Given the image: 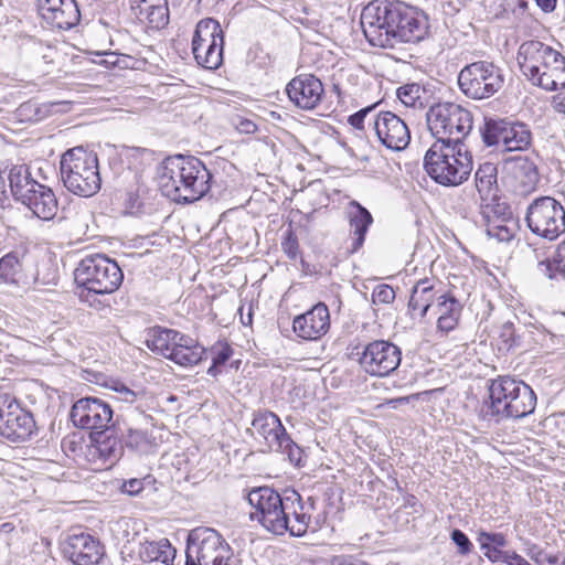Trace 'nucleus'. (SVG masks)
<instances>
[{"instance_id": "nucleus-13", "label": "nucleus", "mask_w": 565, "mask_h": 565, "mask_svg": "<svg viewBox=\"0 0 565 565\" xmlns=\"http://www.w3.org/2000/svg\"><path fill=\"white\" fill-rule=\"evenodd\" d=\"M252 436L263 446V451L292 455L296 444L288 436L279 417L269 411L258 412L252 422Z\"/></svg>"}, {"instance_id": "nucleus-7", "label": "nucleus", "mask_w": 565, "mask_h": 565, "mask_svg": "<svg viewBox=\"0 0 565 565\" xmlns=\"http://www.w3.org/2000/svg\"><path fill=\"white\" fill-rule=\"evenodd\" d=\"M233 550L220 532L199 526L186 537L185 565H230Z\"/></svg>"}, {"instance_id": "nucleus-30", "label": "nucleus", "mask_w": 565, "mask_h": 565, "mask_svg": "<svg viewBox=\"0 0 565 565\" xmlns=\"http://www.w3.org/2000/svg\"><path fill=\"white\" fill-rule=\"evenodd\" d=\"M434 308L435 315L438 316L437 329L446 333L452 331L458 324L462 309L456 297L450 294L439 295Z\"/></svg>"}, {"instance_id": "nucleus-63", "label": "nucleus", "mask_w": 565, "mask_h": 565, "mask_svg": "<svg viewBox=\"0 0 565 565\" xmlns=\"http://www.w3.org/2000/svg\"><path fill=\"white\" fill-rule=\"evenodd\" d=\"M553 107L557 113L565 115V93L553 96Z\"/></svg>"}, {"instance_id": "nucleus-27", "label": "nucleus", "mask_w": 565, "mask_h": 565, "mask_svg": "<svg viewBox=\"0 0 565 565\" xmlns=\"http://www.w3.org/2000/svg\"><path fill=\"white\" fill-rule=\"evenodd\" d=\"M67 102H44L28 100L22 103L15 110L17 117L22 122L38 124L53 116L67 113Z\"/></svg>"}, {"instance_id": "nucleus-45", "label": "nucleus", "mask_w": 565, "mask_h": 565, "mask_svg": "<svg viewBox=\"0 0 565 565\" xmlns=\"http://www.w3.org/2000/svg\"><path fill=\"white\" fill-rule=\"evenodd\" d=\"M114 391V395L111 398L115 403H117V414H120V409L126 411L128 407L130 408H140L139 406L135 405L141 396V393L135 392L130 390L128 386H126L122 383H115L111 387Z\"/></svg>"}, {"instance_id": "nucleus-57", "label": "nucleus", "mask_w": 565, "mask_h": 565, "mask_svg": "<svg viewBox=\"0 0 565 565\" xmlns=\"http://www.w3.org/2000/svg\"><path fill=\"white\" fill-rule=\"evenodd\" d=\"M500 338L508 349H510L515 343L513 323L505 322L502 324Z\"/></svg>"}, {"instance_id": "nucleus-28", "label": "nucleus", "mask_w": 565, "mask_h": 565, "mask_svg": "<svg viewBox=\"0 0 565 565\" xmlns=\"http://www.w3.org/2000/svg\"><path fill=\"white\" fill-rule=\"evenodd\" d=\"M345 214L352 234L351 252L355 253L365 242L366 233L373 224V216L366 207L355 200L348 203Z\"/></svg>"}, {"instance_id": "nucleus-52", "label": "nucleus", "mask_w": 565, "mask_h": 565, "mask_svg": "<svg viewBox=\"0 0 565 565\" xmlns=\"http://www.w3.org/2000/svg\"><path fill=\"white\" fill-rule=\"evenodd\" d=\"M281 248L288 258L295 260L299 254L298 238L291 230L286 232L284 241L281 242Z\"/></svg>"}, {"instance_id": "nucleus-8", "label": "nucleus", "mask_w": 565, "mask_h": 565, "mask_svg": "<svg viewBox=\"0 0 565 565\" xmlns=\"http://www.w3.org/2000/svg\"><path fill=\"white\" fill-rule=\"evenodd\" d=\"M502 71L492 62L478 61L466 65L458 75L460 90L469 98L484 99L503 86Z\"/></svg>"}, {"instance_id": "nucleus-48", "label": "nucleus", "mask_w": 565, "mask_h": 565, "mask_svg": "<svg viewBox=\"0 0 565 565\" xmlns=\"http://www.w3.org/2000/svg\"><path fill=\"white\" fill-rule=\"evenodd\" d=\"M487 235L498 242H510L514 236V225L510 223L504 225L490 224L489 230H487Z\"/></svg>"}, {"instance_id": "nucleus-38", "label": "nucleus", "mask_w": 565, "mask_h": 565, "mask_svg": "<svg viewBox=\"0 0 565 565\" xmlns=\"http://www.w3.org/2000/svg\"><path fill=\"white\" fill-rule=\"evenodd\" d=\"M507 124L508 119L504 118H484L483 126L480 128L483 143L503 152Z\"/></svg>"}, {"instance_id": "nucleus-36", "label": "nucleus", "mask_w": 565, "mask_h": 565, "mask_svg": "<svg viewBox=\"0 0 565 565\" xmlns=\"http://www.w3.org/2000/svg\"><path fill=\"white\" fill-rule=\"evenodd\" d=\"M8 181L13 198L19 202L31 191V185L39 184L25 164L13 166L9 171Z\"/></svg>"}, {"instance_id": "nucleus-34", "label": "nucleus", "mask_w": 565, "mask_h": 565, "mask_svg": "<svg viewBox=\"0 0 565 565\" xmlns=\"http://www.w3.org/2000/svg\"><path fill=\"white\" fill-rule=\"evenodd\" d=\"M437 295L430 279H420L413 287L408 308L418 310L420 318H424L436 301Z\"/></svg>"}, {"instance_id": "nucleus-20", "label": "nucleus", "mask_w": 565, "mask_h": 565, "mask_svg": "<svg viewBox=\"0 0 565 565\" xmlns=\"http://www.w3.org/2000/svg\"><path fill=\"white\" fill-rule=\"evenodd\" d=\"M521 387V381H516L510 376H500L489 386V402L482 407L483 416L495 422L502 420V415L511 405L515 397V392Z\"/></svg>"}, {"instance_id": "nucleus-61", "label": "nucleus", "mask_w": 565, "mask_h": 565, "mask_svg": "<svg viewBox=\"0 0 565 565\" xmlns=\"http://www.w3.org/2000/svg\"><path fill=\"white\" fill-rule=\"evenodd\" d=\"M100 56V60L96 61L97 64L104 65L106 67H117L119 54L109 52L104 54H98Z\"/></svg>"}, {"instance_id": "nucleus-12", "label": "nucleus", "mask_w": 565, "mask_h": 565, "mask_svg": "<svg viewBox=\"0 0 565 565\" xmlns=\"http://www.w3.org/2000/svg\"><path fill=\"white\" fill-rule=\"evenodd\" d=\"M223 31L216 20L206 18L196 24L192 53L199 65L207 70L217 68L223 61Z\"/></svg>"}, {"instance_id": "nucleus-43", "label": "nucleus", "mask_w": 565, "mask_h": 565, "mask_svg": "<svg viewBox=\"0 0 565 565\" xmlns=\"http://www.w3.org/2000/svg\"><path fill=\"white\" fill-rule=\"evenodd\" d=\"M136 17L141 22H147L150 28L160 30L169 22L168 2L154 4L153 7H150L149 10L136 13Z\"/></svg>"}, {"instance_id": "nucleus-56", "label": "nucleus", "mask_w": 565, "mask_h": 565, "mask_svg": "<svg viewBox=\"0 0 565 565\" xmlns=\"http://www.w3.org/2000/svg\"><path fill=\"white\" fill-rule=\"evenodd\" d=\"M234 125L239 132L246 135L254 134L257 130V126L253 120L243 117H237L234 120Z\"/></svg>"}, {"instance_id": "nucleus-23", "label": "nucleus", "mask_w": 565, "mask_h": 565, "mask_svg": "<svg viewBox=\"0 0 565 565\" xmlns=\"http://www.w3.org/2000/svg\"><path fill=\"white\" fill-rule=\"evenodd\" d=\"M556 50L541 41L531 40L523 42L518 50V64L522 74L532 84L540 74L543 65L551 61Z\"/></svg>"}, {"instance_id": "nucleus-25", "label": "nucleus", "mask_w": 565, "mask_h": 565, "mask_svg": "<svg viewBox=\"0 0 565 565\" xmlns=\"http://www.w3.org/2000/svg\"><path fill=\"white\" fill-rule=\"evenodd\" d=\"M504 169L520 194L525 195L535 190L540 175L532 159L523 156L510 157L504 160Z\"/></svg>"}, {"instance_id": "nucleus-19", "label": "nucleus", "mask_w": 565, "mask_h": 565, "mask_svg": "<svg viewBox=\"0 0 565 565\" xmlns=\"http://www.w3.org/2000/svg\"><path fill=\"white\" fill-rule=\"evenodd\" d=\"M62 553L74 565H98L105 555L100 542L88 533H73L62 543Z\"/></svg>"}, {"instance_id": "nucleus-31", "label": "nucleus", "mask_w": 565, "mask_h": 565, "mask_svg": "<svg viewBox=\"0 0 565 565\" xmlns=\"http://www.w3.org/2000/svg\"><path fill=\"white\" fill-rule=\"evenodd\" d=\"M179 340H182L181 332L173 329L153 327L148 331L146 344L152 352L170 359Z\"/></svg>"}, {"instance_id": "nucleus-62", "label": "nucleus", "mask_w": 565, "mask_h": 565, "mask_svg": "<svg viewBox=\"0 0 565 565\" xmlns=\"http://www.w3.org/2000/svg\"><path fill=\"white\" fill-rule=\"evenodd\" d=\"M140 207H141V202L139 200L138 194H136L134 192H128L127 199H126V209L128 210V212L136 213L140 210Z\"/></svg>"}, {"instance_id": "nucleus-51", "label": "nucleus", "mask_w": 565, "mask_h": 565, "mask_svg": "<svg viewBox=\"0 0 565 565\" xmlns=\"http://www.w3.org/2000/svg\"><path fill=\"white\" fill-rule=\"evenodd\" d=\"M395 299L394 289L386 284H381L376 286L372 294V300L374 303H385L388 305L393 302Z\"/></svg>"}, {"instance_id": "nucleus-11", "label": "nucleus", "mask_w": 565, "mask_h": 565, "mask_svg": "<svg viewBox=\"0 0 565 565\" xmlns=\"http://www.w3.org/2000/svg\"><path fill=\"white\" fill-rule=\"evenodd\" d=\"M284 510L287 532L292 536H302L308 531L316 532L326 521L323 513H315L316 499L311 495L303 499L295 490L285 493Z\"/></svg>"}, {"instance_id": "nucleus-4", "label": "nucleus", "mask_w": 565, "mask_h": 565, "mask_svg": "<svg viewBox=\"0 0 565 565\" xmlns=\"http://www.w3.org/2000/svg\"><path fill=\"white\" fill-rule=\"evenodd\" d=\"M60 172L64 186L75 195L90 198L100 190L97 156L83 146L68 149L62 154Z\"/></svg>"}, {"instance_id": "nucleus-5", "label": "nucleus", "mask_w": 565, "mask_h": 565, "mask_svg": "<svg viewBox=\"0 0 565 565\" xmlns=\"http://www.w3.org/2000/svg\"><path fill=\"white\" fill-rule=\"evenodd\" d=\"M75 282L82 291L79 297L88 300V295L115 292L122 282L124 274L119 265L103 254L83 258L74 271Z\"/></svg>"}, {"instance_id": "nucleus-16", "label": "nucleus", "mask_w": 565, "mask_h": 565, "mask_svg": "<svg viewBox=\"0 0 565 565\" xmlns=\"http://www.w3.org/2000/svg\"><path fill=\"white\" fill-rule=\"evenodd\" d=\"M148 416L141 408L120 409L116 414L113 428L120 436L124 446L140 452H146L151 447L149 434L142 429L147 425Z\"/></svg>"}, {"instance_id": "nucleus-40", "label": "nucleus", "mask_w": 565, "mask_h": 565, "mask_svg": "<svg viewBox=\"0 0 565 565\" xmlns=\"http://www.w3.org/2000/svg\"><path fill=\"white\" fill-rule=\"evenodd\" d=\"M22 262L18 252H10L0 258V285L15 286L22 276Z\"/></svg>"}, {"instance_id": "nucleus-47", "label": "nucleus", "mask_w": 565, "mask_h": 565, "mask_svg": "<svg viewBox=\"0 0 565 565\" xmlns=\"http://www.w3.org/2000/svg\"><path fill=\"white\" fill-rule=\"evenodd\" d=\"M524 552L536 565H555L558 562L557 555L545 553L542 547L530 541L524 543Z\"/></svg>"}, {"instance_id": "nucleus-33", "label": "nucleus", "mask_w": 565, "mask_h": 565, "mask_svg": "<svg viewBox=\"0 0 565 565\" xmlns=\"http://www.w3.org/2000/svg\"><path fill=\"white\" fill-rule=\"evenodd\" d=\"M205 352V349L194 339L182 334V340L177 342L169 360L180 366L189 367L201 362Z\"/></svg>"}, {"instance_id": "nucleus-26", "label": "nucleus", "mask_w": 565, "mask_h": 565, "mask_svg": "<svg viewBox=\"0 0 565 565\" xmlns=\"http://www.w3.org/2000/svg\"><path fill=\"white\" fill-rule=\"evenodd\" d=\"M31 191L21 200L32 213L43 220H52L58 210L57 199L53 190L44 184L31 185Z\"/></svg>"}, {"instance_id": "nucleus-22", "label": "nucleus", "mask_w": 565, "mask_h": 565, "mask_svg": "<svg viewBox=\"0 0 565 565\" xmlns=\"http://www.w3.org/2000/svg\"><path fill=\"white\" fill-rule=\"evenodd\" d=\"M286 93L297 107L311 110L320 104L324 88L315 75L301 74L287 84Z\"/></svg>"}, {"instance_id": "nucleus-35", "label": "nucleus", "mask_w": 565, "mask_h": 565, "mask_svg": "<svg viewBox=\"0 0 565 565\" xmlns=\"http://www.w3.org/2000/svg\"><path fill=\"white\" fill-rule=\"evenodd\" d=\"M532 143L529 126L521 121L508 120L503 152L523 151Z\"/></svg>"}, {"instance_id": "nucleus-6", "label": "nucleus", "mask_w": 565, "mask_h": 565, "mask_svg": "<svg viewBox=\"0 0 565 565\" xmlns=\"http://www.w3.org/2000/svg\"><path fill=\"white\" fill-rule=\"evenodd\" d=\"M427 127L436 140L463 143L472 129V115L455 103H438L426 114Z\"/></svg>"}, {"instance_id": "nucleus-18", "label": "nucleus", "mask_w": 565, "mask_h": 565, "mask_svg": "<svg viewBox=\"0 0 565 565\" xmlns=\"http://www.w3.org/2000/svg\"><path fill=\"white\" fill-rule=\"evenodd\" d=\"M377 140L390 150H404L411 142V131L406 122L392 111H380L370 119Z\"/></svg>"}, {"instance_id": "nucleus-37", "label": "nucleus", "mask_w": 565, "mask_h": 565, "mask_svg": "<svg viewBox=\"0 0 565 565\" xmlns=\"http://www.w3.org/2000/svg\"><path fill=\"white\" fill-rule=\"evenodd\" d=\"M497 175L498 169L494 163L484 162L479 166L475 173V183L481 201H489L491 196H495Z\"/></svg>"}, {"instance_id": "nucleus-17", "label": "nucleus", "mask_w": 565, "mask_h": 565, "mask_svg": "<svg viewBox=\"0 0 565 565\" xmlns=\"http://www.w3.org/2000/svg\"><path fill=\"white\" fill-rule=\"evenodd\" d=\"M113 407L98 397H84L75 402L71 419L76 427L103 434L114 423Z\"/></svg>"}, {"instance_id": "nucleus-41", "label": "nucleus", "mask_w": 565, "mask_h": 565, "mask_svg": "<svg viewBox=\"0 0 565 565\" xmlns=\"http://www.w3.org/2000/svg\"><path fill=\"white\" fill-rule=\"evenodd\" d=\"M141 556L147 562H161L169 565L175 557V548L168 539H161L157 542H147Z\"/></svg>"}, {"instance_id": "nucleus-10", "label": "nucleus", "mask_w": 565, "mask_h": 565, "mask_svg": "<svg viewBox=\"0 0 565 565\" xmlns=\"http://www.w3.org/2000/svg\"><path fill=\"white\" fill-rule=\"evenodd\" d=\"M248 503L255 509L252 520H257L268 532L282 535L287 532L284 514L285 495L269 487L254 488L247 493Z\"/></svg>"}, {"instance_id": "nucleus-24", "label": "nucleus", "mask_w": 565, "mask_h": 565, "mask_svg": "<svg viewBox=\"0 0 565 565\" xmlns=\"http://www.w3.org/2000/svg\"><path fill=\"white\" fill-rule=\"evenodd\" d=\"M39 12L52 26L70 30L81 20L75 0H38Z\"/></svg>"}, {"instance_id": "nucleus-58", "label": "nucleus", "mask_w": 565, "mask_h": 565, "mask_svg": "<svg viewBox=\"0 0 565 565\" xmlns=\"http://www.w3.org/2000/svg\"><path fill=\"white\" fill-rule=\"evenodd\" d=\"M131 9L135 14L141 12L143 10H149L150 7L154 4H161L168 2L167 0H130Z\"/></svg>"}, {"instance_id": "nucleus-60", "label": "nucleus", "mask_w": 565, "mask_h": 565, "mask_svg": "<svg viewBox=\"0 0 565 565\" xmlns=\"http://www.w3.org/2000/svg\"><path fill=\"white\" fill-rule=\"evenodd\" d=\"M503 563L507 565H529V562L515 551H505Z\"/></svg>"}, {"instance_id": "nucleus-59", "label": "nucleus", "mask_w": 565, "mask_h": 565, "mask_svg": "<svg viewBox=\"0 0 565 565\" xmlns=\"http://www.w3.org/2000/svg\"><path fill=\"white\" fill-rule=\"evenodd\" d=\"M501 546H488V548H481L484 556L492 563L502 562L505 551L500 550Z\"/></svg>"}, {"instance_id": "nucleus-3", "label": "nucleus", "mask_w": 565, "mask_h": 565, "mask_svg": "<svg viewBox=\"0 0 565 565\" xmlns=\"http://www.w3.org/2000/svg\"><path fill=\"white\" fill-rule=\"evenodd\" d=\"M424 168L436 183L457 186L468 180L472 171V156L463 143L435 140L426 151Z\"/></svg>"}, {"instance_id": "nucleus-42", "label": "nucleus", "mask_w": 565, "mask_h": 565, "mask_svg": "<svg viewBox=\"0 0 565 565\" xmlns=\"http://www.w3.org/2000/svg\"><path fill=\"white\" fill-rule=\"evenodd\" d=\"M495 196H491L488 201H481L480 203V221L490 222L493 220H510L512 211L505 202H499L494 200Z\"/></svg>"}, {"instance_id": "nucleus-49", "label": "nucleus", "mask_w": 565, "mask_h": 565, "mask_svg": "<svg viewBox=\"0 0 565 565\" xmlns=\"http://www.w3.org/2000/svg\"><path fill=\"white\" fill-rule=\"evenodd\" d=\"M478 542L480 543L481 548H488V546H505L507 539L502 533H490L486 531H480L478 533Z\"/></svg>"}, {"instance_id": "nucleus-9", "label": "nucleus", "mask_w": 565, "mask_h": 565, "mask_svg": "<svg viewBox=\"0 0 565 565\" xmlns=\"http://www.w3.org/2000/svg\"><path fill=\"white\" fill-rule=\"evenodd\" d=\"M525 221L533 234L554 241L565 232V209L552 196H540L527 206Z\"/></svg>"}, {"instance_id": "nucleus-2", "label": "nucleus", "mask_w": 565, "mask_h": 565, "mask_svg": "<svg viewBox=\"0 0 565 565\" xmlns=\"http://www.w3.org/2000/svg\"><path fill=\"white\" fill-rule=\"evenodd\" d=\"M158 182L162 193L178 203H193L210 190L211 173L194 156L175 154L158 167Z\"/></svg>"}, {"instance_id": "nucleus-1", "label": "nucleus", "mask_w": 565, "mask_h": 565, "mask_svg": "<svg viewBox=\"0 0 565 565\" xmlns=\"http://www.w3.org/2000/svg\"><path fill=\"white\" fill-rule=\"evenodd\" d=\"M361 26L372 46L394 49L419 42L428 32V18L417 7L398 0H373L361 13Z\"/></svg>"}, {"instance_id": "nucleus-50", "label": "nucleus", "mask_w": 565, "mask_h": 565, "mask_svg": "<svg viewBox=\"0 0 565 565\" xmlns=\"http://www.w3.org/2000/svg\"><path fill=\"white\" fill-rule=\"evenodd\" d=\"M376 105L364 107L356 113L352 114L348 118V122L355 129L362 130L364 128V121L372 118L375 110Z\"/></svg>"}, {"instance_id": "nucleus-21", "label": "nucleus", "mask_w": 565, "mask_h": 565, "mask_svg": "<svg viewBox=\"0 0 565 565\" xmlns=\"http://www.w3.org/2000/svg\"><path fill=\"white\" fill-rule=\"evenodd\" d=\"M330 329V312L326 303L318 302L305 313L294 318L292 330L302 340L317 341Z\"/></svg>"}, {"instance_id": "nucleus-15", "label": "nucleus", "mask_w": 565, "mask_h": 565, "mask_svg": "<svg viewBox=\"0 0 565 565\" xmlns=\"http://www.w3.org/2000/svg\"><path fill=\"white\" fill-rule=\"evenodd\" d=\"M401 349L385 340L370 342L359 358L361 367L370 375L379 377L393 373L401 364Z\"/></svg>"}, {"instance_id": "nucleus-14", "label": "nucleus", "mask_w": 565, "mask_h": 565, "mask_svg": "<svg viewBox=\"0 0 565 565\" xmlns=\"http://www.w3.org/2000/svg\"><path fill=\"white\" fill-rule=\"evenodd\" d=\"M35 428L31 413L7 393H0V436L12 443L29 439Z\"/></svg>"}, {"instance_id": "nucleus-46", "label": "nucleus", "mask_w": 565, "mask_h": 565, "mask_svg": "<svg viewBox=\"0 0 565 565\" xmlns=\"http://www.w3.org/2000/svg\"><path fill=\"white\" fill-rule=\"evenodd\" d=\"M539 270L548 278H554V270L565 275V241L558 246L553 260L539 263Z\"/></svg>"}, {"instance_id": "nucleus-54", "label": "nucleus", "mask_w": 565, "mask_h": 565, "mask_svg": "<svg viewBox=\"0 0 565 565\" xmlns=\"http://www.w3.org/2000/svg\"><path fill=\"white\" fill-rule=\"evenodd\" d=\"M146 479H129L121 486V491L129 495H138L143 490V482Z\"/></svg>"}, {"instance_id": "nucleus-29", "label": "nucleus", "mask_w": 565, "mask_h": 565, "mask_svg": "<svg viewBox=\"0 0 565 565\" xmlns=\"http://www.w3.org/2000/svg\"><path fill=\"white\" fill-rule=\"evenodd\" d=\"M533 85L548 92L565 88V56L556 51L551 61L543 65Z\"/></svg>"}, {"instance_id": "nucleus-55", "label": "nucleus", "mask_w": 565, "mask_h": 565, "mask_svg": "<svg viewBox=\"0 0 565 565\" xmlns=\"http://www.w3.org/2000/svg\"><path fill=\"white\" fill-rule=\"evenodd\" d=\"M232 354L233 350L228 344H221L214 352L212 362H214V364L223 365L228 361Z\"/></svg>"}, {"instance_id": "nucleus-44", "label": "nucleus", "mask_w": 565, "mask_h": 565, "mask_svg": "<svg viewBox=\"0 0 565 565\" xmlns=\"http://www.w3.org/2000/svg\"><path fill=\"white\" fill-rule=\"evenodd\" d=\"M426 90L417 83L406 84L397 89V97L405 106L424 107Z\"/></svg>"}, {"instance_id": "nucleus-39", "label": "nucleus", "mask_w": 565, "mask_h": 565, "mask_svg": "<svg viewBox=\"0 0 565 565\" xmlns=\"http://www.w3.org/2000/svg\"><path fill=\"white\" fill-rule=\"evenodd\" d=\"M94 454L104 462L109 465L118 461L124 455V444L120 436H105L103 439H96Z\"/></svg>"}, {"instance_id": "nucleus-32", "label": "nucleus", "mask_w": 565, "mask_h": 565, "mask_svg": "<svg viewBox=\"0 0 565 565\" xmlns=\"http://www.w3.org/2000/svg\"><path fill=\"white\" fill-rule=\"evenodd\" d=\"M535 406L536 395L534 391L527 384L521 381V387L516 390L515 397L502 415V420L520 419L526 417L534 412Z\"/></svg>"}, {"instance_id": "nucleus-64", "label": "nucleus", "mask_w": 565, "mask_h": 565, "mask_svg": "<svg viewBox=\"0 0 565 565\" xmlns=\"http://www.w3.org/2000/svg\"><path fill=\"white\" fill-rule=\"evenodd\" d=\"M136 64V60L132 56L129 55H120L118 60V68L125 70V68H134Z\"/></svg>"}, {"instance_id": "nucleus-53", "label": "nucleus", "mask_w": 565, "mask_h": 565, "mask_svg": "<svg viewBox=\"0 0 565 565\" xmlns=\"http://www.w3.org/2000/svg\"><path fill=\"white\" fill-rule=\"evenodd\" d=\"M451 541L458 547V553L460 555H468L472 551V543L469 537L459 529H455L450 534Z\"/></svg>"}]
</instances>
